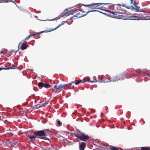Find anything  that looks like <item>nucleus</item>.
I'll return each instance as SVG.
<instances>
[{
    "mask_svg": "<svg viewBox=\"0 0 150 150\" xmlns=\"http://www.w3.org/2000/svg\"><path fill=\"white\" fill-rule=\"evenodd\" d=\"M72 13H73V14H74L75 15H74L73 16L71 17L69 19L70 20H71L74 17H76V18H81V16H80V9H76L74 10H71L69 11L68 9H66L58 17L55 18L53 20H57L64 16H68L71 14Z\"/></svg>",
    "mask_w": 150,
    "mask_h": 150,
    "instance_id": "f257e3e1",
    "label": "nucleus"
},
{
    "mask_svg": "<svg viewBox=\"0 0 150 150\" xmlns=\"http://www.w3.org/2000/svg\"><path fill=\"white\" fill-rule=\"evenodd\" d=\"M74 136L80 140L84 142H86V140L89 138V137L88 135L80 131H79L78 132L75 133Z\"/></svg>",
    "mask_w": 150,
    "mask_h": 150,
    "instance_id": "f03ea898",
    "label": "nucleus"
},
{
    "mask_svg": "<svg viewBox=\"0 0 150 150\" xmlns=\"http://www.w3.org/2000/svg\"><path fill=\"white\" fill-rule=\"evenodd\" d=\"M113 6V9L115 11L117 12V14H124L125 13L126 11L121 6L120 4H112Z\"/></svg>",
    "mask_w": 150,
    "mask_h": 150,
    "instance_id": "7ed1b4c3",
    "label": "nucleus"
},
{
    "mask_svg": "<svg viewBox=\"0 0 150 150\" xmlns=\"http://www.w3.org/2000/svg\"><path fill=\"white\" fill-rule=\"evenodd\" d=\"M110 4L108 3H93L89 5H83L84 6H85L86 7H91V8H96V9H98L101 10H104V9L105 8V7L102 6L101 8H98V6L101 5L103 4L104 5H108L109 4Z\"/></svg>",
    "mask_w": 150,
    "mask_h": 150,
    "instance_id": "20e7f679",
    "label": "nucleus"
},
{
    "mask_svg": "<svg viewBox=\"0 0 150 150\" xmlns=\"http://www.w3.org/2000/svg\"><path fill=\"white\" fill-rule=\"evenodd\" d=\"M132 18L131 19L132 20H150L148 16H140L139 15H138L136 14H135L133 16H132Z\"/></svg>",
    "mask_w": 150,
    "mask_h": 150,
    "instance_id": "39448f33",
    "label": "nucleus"
},
{
    "mask_svg": "<svg viewBox=\"0 0 150 150\" xmlns=\"http://www.w3.org/2000/svg\"><path fill=\"white\" fill-rule=\"evenodd\" d=\"M43 130L45 134V137H41L40 138L45 140H48L49 141V143H50V142L49 140V139L46 137L48 135L50 136L52 135L49 129H45Z\"/></svg>",
    "mask_w": 150,
    "mask_h": 150,
    "instance_id": "423d86ee",
    "label": "nucleus"
},
{
    "mask_svg": "<svg viewBox=\"0 0 150 150\" xmlns=\"http://www.w3.org/2000/svg\"><path fill=\"white\" fill-rule=\"evenodd\" d=\"M34 134L35 135L36 137H45V134L43 130L38 131L35 132Z\"/></svg>",
    "mask_w": 150,
    "mask_h": 150,
    "instance_id": "0eeeda50",
    "label": "nucleus"
},
{
    "mask_svg": "<svg viewBox=\"0 0 150 150\" xmlns=\"http://www.w3.org/2000/svg\"><path fill=\"white\" fill-rule=\"evenodd\" d=\"M38 86L39 88L41 89L42 87H45V88H48L51 87V86L48 83H43L40 82L38 83Z\"/></svg>",
    "mask_w": 150,
    "mask_h": 150,
    "instance_id": "6e6552de",
    "label": "nucleus"
},
{
    "mask_svg": "<svg viewBox=\"0 0 150 150\" xmlns=\"http://www.w3.org/2000/svg\"><path fill=\"white\" fill-rule=\"evenodd\" d=\"M126 74L124 72L117 75V77L119 80H123L126 78Z\"/></svg>",
    "mask_w": 150,
    "mask_h": 150,
    "instance_id": "1a4fd4ad",
    "label": "nucleus"
},
{
    "mask_svg": "<svg viewBox=\"0 0 150 150\" xmlns=\"http://www.w3.org/2000/svg\"><path fill=\"white\" fill-rule=\"evenodd\" d=\"M51 31V30H49H49H45V31H41L40 32H39V33H34L33 35H29L28 37H27L25 39H26L27 40H29L30 38V37L32 36H34L36 35H38L39 34H41L44 32L46 33L47 32H50Z\"/></svg>",
    "mask_w": 150,
    "mask_h": 150,
    "instance_id": "9d476101",
    "label": "nucleus"
},
{
    "mask_svg": "<svg viewBox=\"0 0 150 150\" xmlns=\"http://www.w3.org/2000/svg\"><path fill=\"white\" fill-rule=\"evenodd\" d=\"M110 79L111 81H116L119 80L117 77V75L111 76L110 77Z\"/></svg>",
    "mask_w": 150,
    "mask_h": 150,
    "instance_id": "9b49d317",
    "label": "nucleus"
},
{
    "mask_svg": "<svg viewBox=\"0 0 150 150\" xmlns=\"http://www.w3.org/2000/svg\"><path fill=\"white\" fill-rule=\"evenodd\" d=\"M86 144L84 142H82L80 143L79 146L80 150H84L86 147Z\"/></svg>",
    "mask_w": 150,
    "mask_h": 150,
    "instance_id": "f8f14e48",
    "label": "nucleus"
},
{
    "mask_svg": "<svg viewBox=\"0 0 150 150\" xmlns=\"http://www.w3.org/2000/svg\"><path fill=\"white\" fill-rule=\"evenodd\" d=\"M28 137L30 138L32 142H34L35 141V136L32 135H28Z\"/></svg>",
    "mask_w": 150,
    "mask_h": 150,
    "instance_id": "ddd939ff",
    "label": "nucleus"
},
{
    "mask_svg": "<svg viewBox=\"0 0 150 150\" xmlns=\"http://www.w3.org/2000/svg\"><path fill=\"white\" fill-rule=\"evenodd\" d=\"M21 49L22 50H24L27 47L26 45L25 44V43H21Z\"/></svg>",
    "mask_w": 150,
    "mask_h": 150,
    "instance_id": "4468645a",
    "label": "nucleus"
},
{
    "mask_svg": "<svg viewBox=\"0 0 150 150\" xmlns=\"http://www.w3.org/2000/svg\"><path fill=\"white\" fill-rule=\"evenodd\" d=\"M96 11V10H92L91 11H85L83 10V14H84V16H86L88 13L90 12H93V11Z\"/></svg>",
    "mask_w": 150,
    "mask_h": 150,
    "instance_id": "2eb2a0df",
    "label": "nucleus"
},
{
    "mask_svg": "<svg viewBox=\"0 0 150 150\" xmlns=\"http://www.w3.org/2000/svg\"><path fill=\"white\" fill-rule=\"evenodd\" d=\"M141 150H150V147L148 146L142 147H141Z\"/></svg>",
    "mask_w": 150,
    "mask_h": 150,
    "instance_id": "dca6fc26",
    "label": "nucleus"
},
{
    "mask_svg": "<svg viewBox=\"0 0 150 150\" xmlns=\"http://www.w3.org/2000/svg\"><path fill=\"white\" fill-rule=\"evenodd\" d=\"M93 80H90V79H89L88 80V81L89 82H91V83H93V82H97V80H96V79H95L94 77H93Z\"/></svg>",
    "mask_w": 150,
    "mask_h": 150,
    "instance_id": "f3484780",
    "label": "nucleus"
},
{
    "mask_svg": "<svg viewBox=\"0 0 150 150\" xmlns=\"http://www.w3.org/2000/svg\"><path fill=\"white\" fill-rule=\"evenodd\" d=\"M108 11L112 13L113 15H117V12L116 11H111V10H109Z\"/></svg>",
    "mask_w": 150,
    "mask_h": 150,
    "instance_id": "a211bd4d",
    "label": "nucleus"
},
{
    "mask_svg": "<svg viewBox=\"0 0 150 150\" xmlns=\"http://www.w3.org/2000/svg\"><path fill=\"white\" fill-rule=\"evenodd\" d=\"M80 16L81 17L84 16V14L83 13V9H80Z\"/></svg>",
    "mask_w": 150,
    "mask_h": 150,
    "instance_id": "6ab92c4d",
    "label": "nucleus"
},
{
    "mask_svg": "<svg viewBox=\"0 0 150 150\" xmlns=\"http://www.w3.org/2000/svg\"><path fill=\"white\" fill-rule=\"evenodd\" d=\"M134 6H135V7H134V9L135 10H139V9L140 7L137 6H136L135 4V3L134 4Z\"/></svg>",
    "mask_w": 150,
    "mask_h": 150,
    "instance_id": "aec40b11",
    "label": "nucleus"
},
{
    "mask_svg": "<svg viewBox=\"0 0 150 150\" xmlns=\"http://www.w3.org/2000/svg\"><path fill=\"white\" fill-rule=\"evenodd\" d=\"M66 84H61L59 86V89L61 88H63L66 86Z\"/></svg>",
    "mask_w": 150,
    "mask_h": 150,
    "instance_id": "412c9836",
    "label": "nucleus"
},
{
    "mask_svg": "<svg viewBox=\"0 0 150 150\" xmlns=\"http://www.w3.org/2000/svg\"><path fill=\"white\" fill-rule=\"evenodd\" d=\"M26 40H27L26 39H25L24 40H23L20 43H19V45H18V47L21 45V44L22 43H24L25 42L27 43V42H26Z\"/></svg>",
    "mask_w": 150,
    "mask_h": 150,
    "instance_id": "4be33fe9",
    "label": "nucleus"
},
{
    "mask_svg": "<svg viewBox=\"0 0 150 150\" xmlns=\"http://www.w3.org/2000/svg\"><path fill=\"white\" fill-rule=\"evenodd\" d=\"M54 88L55 90H58L59 89V86L55 85L54 86Z\"/></svg>",
    "mask_w": 150,
    "mask_h": 150,
    "instance_id": "5701e85b",
    "label": "nucleus"
},
{
    "mask_svg": "<svg viewBox=\"0 0 150 150\" xmlns=\"http://www.w3.org/2000/svg\"><path fill=\"white\" fill-rule=\"evenodd\" d=\"M119 149L117 147H112L111 148V150H118Z\"/></svg>",
    "mask_w": 150,
    "mask_h": 150,
    "instance_id": "b1692460",
    "label": "nucleus"
},
{
    "mask_svg": "<svg viewBox=\"0 0 150 150\" xmlns=\"http://www.w3.org/2000/svg\"><path fill=\"white\" fill-rule=\"evenodd\" d=\"M18 64L17 63H14V64H13L12 65V67H13V68L16 67H17Z\"/></svg>",
    "mask_w": 150,
    "mask_h": 150,
    "instance_id": "393cba45",
    "label": "nucleus"
},
{
    "mask_svg": "<svg viewBox=\"0 0 150 150\" xmlns=\"http://www.w3.org/2000/svg\"><path fill=\"white\" fill-rule=\"evenodd\" d=\"M57 124L59 126H61L62 125V123L59 120L57 121Z\"/></svg>",
    "mask_w": 150,
    "mask_h": 150,
    "instance_id": "a878e982",
    "label": "nucleus"
},
{
    "mask_svg": "<svg viewBox=\"0 0 150 150\" xmlns=\"http://www.w3.org/2000/svg\"><path fill=\"white\" fill-rule=\"evenodd\" d=\"M64 23V21H62V23L61 25H60L59 26H58V27H57L55 28L54 29V30H55L56 29H57V28H58L60 26L63 25Z\"/></svg>",
    "mask_w": 150,
    "mask_h": 150,
    "instance_id": "bb28decb",
    "label": "nucleus"
},
{
    "mask_svg": "<svg viewBox=\"0 0 150 150\" xmlns=\"http://www.w3.org/2000/svg\"><path fill=\"white\" fill-rule=\"evenodd\" d=\"M81 80H80L79 81H77V82L75 83V85H77L79 84L80 83H81Z\"/></svg>",
    "mask_w": 150,
    "mask_h": 150,
    "instance_id": "cd10ccee",
    "label": "nucleus"
},
{
    "mask_svg": "<svg viewBox=\"0 0 150 150\" xmlns=\"http://www.w3.org/2000/svg\"><path fill=\"white\" fill-rule=\"evenodd\" d=\"M48 104L47 103H43V104H42V105L41 106H44V107H45V106H46Z\"/></svg>",
    "mask_w": 150,
    "mask_h": 150,
    "instance_id": "c85d7f7f",
    "label": "nucleus"
},
{
    "mask_svg": "<svg viewBox=\"0 0 150 150\" xmlns=\"http://www.w3.org/2000/svg\"><path fill=\"white\" fill-rule=\"evenodd\" d=\"M5 68V69H14V68H13L11 67H8L7 68Z\"/></svg>",
    "mask_w": 150,
    "mask_h": 150,
    "instance_id": "c756f323",
    "label": "nucleus"
},
{
    "mask_svg": "<svg viewBox=\"0 0 150 150\" xmlns=\"http://www.w3.org/2000/svg\"><path fill=\"white\" fill-rule=\"evenodd\" d=\"M1 54H6V52L5 51H2L1 52Z\"/></svg>",
    "mask_w": 150,
    "mask_h": 150,
    "instance_id": "7c9ffc66",
    "label": "nucleus"
},
{
    "mask_svg": "<svg viewBox=\"0 0 150 150\" xmlns=\"http://www.w3.org/2000/svg\"><path fill=\"white\" fill-rule=\"evenodd\" d=\"M81 83H83L86 81L84 79L81 80Z\"/></svg>",
    "mask_w": 150,
    "mask_h": 150,
    "instance_id": "2f4dec72",
    "label": "nucleus"
},
{
    "mask_svg": "<svg viewBox=\"0 0 150 150\" xmlns=\"http://www.w3.org/2000/svg\"><path fill=\"white\" fill-rule=\"evenodd\" d=\"M118 15L120 16V18H121V16H122V17H123L125 16V15Z\"/></svg>",
    "mask_w": 150,
    "mask_h": 150,
    "instance_id": "473e14b6",
    "label": "nucleus"
},
{
    "mask_svg": "<svg viewBox=\"0 0 150 150\" xmlns=\"http://www.w3.org/2000/svg\"><path fill=\"white\" fill-rule=\"evenodd\" d=\"M6 1L5 2H12L13 1H10V0H5Z\"/></svg>",
    "mask_w": 150,
    "mask_h": 150,
    "instance_id": "72a5a7b5",
    "label": "nucleus"
},
{
    "mask_svg": "<svg viewBox=\"0 0 150 150\" xmlns=\"http://www.w3.org/2000/svg\"><path fill=\"white\" fill-rule=\"evenodd\" d=\"M73 81H72L71 82L69 83V84H70V86H71V85H72V83H73Z\"/></svg>",
    "mask_w": 150,
    "mask_h": 150,
    "instance_id": "f704fd0d",
    "label": "nucleus"
},
{
    "mask_svg": "<svg viewBox=\"0 0 150 150\" xmlns=\"http://www.w3.org/2000/svg\"><path fill=\"white\" fill-rule=\"evenodd\" d=\"M133 0H130V4H133Z\"/></svg>",
    "mask_w": 150,
    "mask_h": 150,
    "instance_id": "c9c22d12",
    "label": "nucleus"
},
{
    "mask_svg": "<svg viewBox=\"0 0 150 150\" xmlns=\"http://www.w3.org/2000/svg\"><path fill=\"white\" fill-rule=\"evenodd\" d=\"M3 69H5L4 68H0V70H1Z\"/></svg>",
    "mask_w": 150,
    "mask_h": 150,
    "instance_id": "e433bc0d",
    "label": "nucleus"
},
{
    "mask_svg": "<svg viewBox=\"0 0 150 150\" xmlns=\"http://www.w3.org/2000/svg\"><path fill=\"white\" fill-rule=\"evenodd\" d=\"M131 7L132 8L134 9V7H133V6H131Z\"/></svg>",
    "mask_w": 150,
    "mask_h": 150,
    "instance_id": "4c0bfd02",
    "label": "nucleus"
},
{
    "mask_svg": "<svg viewBox=\"0 0 150 150\" xmlns=\"http://www.w3.org/2000/svg\"><path fill=\"white\" fill-rule=\"evenodd\" d=\"M98 8H101V7H102V6H100H100H98Z\"/></svg>",
    "mask_w": 150,
    "mask_h": 150,
    "instance_id": "58836bf2",
    "label": "nucleus"
},
{
    "mask_svg": "<svg viewBox=\"0 0 150 150\" xmlns=\"http://www.w3.org/2000/svg\"><path fill=\"white\" fill-rule=\"evenodd\" d=\"M142 12H144V10L143 9H142Z\"/></svg>",
    "mask_w": 150,
    "mask_h": 150,
    "instance_id": "ea45409f",
    "label": "nucleus"
},
{
    "mask_svg": "<svg viewBox=\"0 0 150 150\" xmlns=\"http://www.w3.org/2000/svg\"><path fill=\"white\" fill-rule=\"evenodd\" d=\"M50 148H49V149H48L47 150H51V149H50Z\"/></svg>",
    "mask_w": 150,
    "mask_h": 150,
    "instance_id": "a19ab883",
    "label": "nucleus"
}]
</instances>
